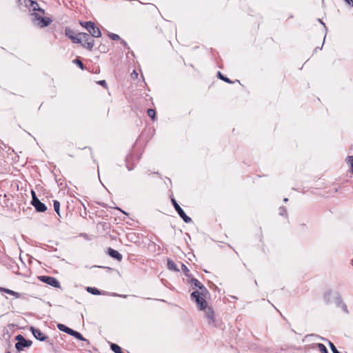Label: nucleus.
Returning <instances> with one entry per match:
<instances>
[{
	"label": "nucleus",
	"instance_id": "18",
	"mask_svg": "<svg viewBox=\"0 0 353 353\" xmlns=\"http://www.w3.org/2000/svg\"><path fill=\"white\" fill-rule=\"evenodd\" d=\"M0 291L4 292H6L7 294H9L10 295L14 296L16 298H19L20 297V294L19 293H18L17 292H14L13 290L7 289V288H0Z\"/></svg>",
	"mask_w": 353,
	"mask_h": 353
},
{
	"label": "nucleus",
	"instance_id": "26",
	"mask_svg": "<svg viewBox=\"0 0 353 353\" xmlns=\"http://www.w3.org/2000/svg\"><path fill=\"white\" fill-rule=\"evenodd\" d=\"M148 115L152 119L154 120L155 116H156V112L155 110L150 108L147 111Z\"/></svg>",
	"mask_w": 353,
	"mask_h": 353
},
{
	"label": "nucleus",
	"instance_id": "25",
	"mask_svg": "<svg viewBox=\"0 0 353 353\" xmlns=\"http://www.w3.org/2000/svg\"><path fill=\"white\" fill-rule=\"evenodd\" d=\"M318 349L321 353H328L326 347L322 343L316 344Z\"/></svg>",
	"mask_w": 353,
	"mask_h": 353
},
{
	"label": "nucleus",
	"instance_id": "39",
	"mask_svg": "<svg viewBox=\"0 0 353 353\" xmlns=\"http://www.w3.org/2000/svg\"><path fill=\"white\" fill-rule=\"evenodd\" d=\"M283 201H284V202H287V201H288V198H285V199H283Z\"/></svg>",
	"mask_w": 353,
	"mask_h": 353
},
{
	"label": "nucleus",
	"instance_id": "35",
	"mask_svg": "<svg viewBox=\"0 0 353 353\" xmlns=\"http://www.w3.org/2000/svg\"><path fill=\"white\" fill-rule=\"evenodd\" d=\"M346 3L353 7V0H344Z\"/></svg>",
	"mask_w": 353,
	"mask_h": 353
},
{
	"label": "nucleus",
	"instance_id": "29",
	"mask_svg": "<svg viewBox=\"0 0 353 353\" xmlns=\"http://www.w3.org/2000/svg\"><path fill=\"white\" fill-rule=\"evenodd\" d=\"M328 343H329V346L332 350V352L333 353H341L337 349L336 347H335V345H334L333 343H332L331 341H328Z\"/></svg>",
	"mask_w": 353,
	"mask_h": 353
},
{
	"label": "nucleus",
	"instance_id": "36",
	"mask_svg": "<svg viewBox=\"0 0 353 353\" xmlns=\"http://www.w3.org/2000/svg\"><path fill=\"white\" fill-rule=\"evenodd\" d=\"M37 11H39V12L44 14V10L41 8L39 6V10H37Z\"/></svg>",
	"mask_w": 353,
	"mask_h": 353
},
{
	"label": "nucleus",
	"instance_id": "38",
	"mask_svg": "<svg viewBox=\"0 0 353 353\" xmlns=\"http://www.w3.org/2000/svg\"><path fill=\"white\" fill-rule=\"evenodd\" d=\"M127 168L129 171L132 170V168L131 167H129V166H127Z\"/></svg>",
	"mask_w": 353,
	"mask_h": 353
},
{
	"label": "nucleus",
	"instance_id": "22",
	"mask_svg": "<svg viewBox=\"0 0 353 353\" xmlns=\"http://www.w3.org/2000/svg\"><path fill=\"white\" fill-rule=\"evenodd\" d=\"M331 296H332V292L328 291L326 292L323 295V299L326 302V303H330L331 302Z\"/></svg>",
	"mask_w": 353,
	"mask_h": 353
},
{
	"label": "nucleus",
	"instance_id": "1",
	"mask_svg": "<svg viewBox=\"0 0 353 353\" xmlns=\"http://www.w3.org/2000/svg\"><path fill=\"white\" fill-rule=\"evenodd\" d=\"M78 39L80 40L79 43H81L82 46L89 50H92L94 46V39L90 37L89 34L85 32H79Z\"/></svg>",
	"mask_w": 353,
	"mask_h": 353
},
{
	"label": "nucleus",
	"instance_id": "33",
	"mask_svg": "<svg viewBox=\"0 0 353 353\" xmlns=\"http://www.w3.org/2000/svg\"><path fill=\"white\" fill-rule=\"evenodd\" d=\"M287 213L286 209L285 207H280L279 208V214L280 215H285Z\"/></svg>",
	"mask_w": 353,
	"mask_h": 353
},
{
	"label": "nucleus",
	"instance_id": "7",
	"mask_svg": "<svg viewBox=\"0 0 353 353\" xmlns=\"http://www.w3.org/2000/svg\"><path fill=\"white\" fill-rule=\"evenodd\" d=\"M190 283L195 288H199L200 290L201 295L203 296H206V295L209 293L207 288L196 279L192 278L190 281Z\"/></svg>",
	"mask_w": 353,
	"mask_h": 353
},
{
	"label": "nucleus",
	"instance_id": "6",
	"mask_svg": "<svg viewBox=\"0 0 353 353\" xmlns=\"http://www.w3.org/2000/svg\"><path fill=\"white\" fill-rule=\"evenodd\" d=\"M171 201L175 210L177 212L178 214L183 220V221L186 223L192 222V219L185 214L183 210L177 203L176 201L174 199H172Z\"/></svg>",
	"mask_w": 353,
	"mask_h": 353
},
{
	"label": "nucleus",
	"instance_id": "43",
	"mask_svg": "<svg viewBox=\"0 0 353 353\" xmlns=\"http://www.w3.org/2000/svg\"><path fill=\"white\" fill-rule=\"evenodd\" d=\"M6 353H10V352H6Z\"/></svg>",
	"mask_w": 353,
	"mask_h": 353
},
{
	"label": "nucleus",
	"instance_id": "4",
	"mask_svg": "<svg viewBox=\"0 0 353 353\" xmlns=\"http://www.w3.org/2000/svg\"><path fill=\"white\" fill-rule=\"evenodd\" d=\"M32 15L34 17V23L39 28L47 27L52 22L51 19L41 17L37 13H32Z\"/></svg>",
	"mask_w": 353,
	"mask_h": 353
},
{
	"label": "nucleus",
	"instance_id": "23",
	"mask_svg": "<svg viewBox=\"0 0 353 353\" xmlns=\"http://www.w3.org/2000/svg\"><path fill=\"white\" fill-rule=\"evenodd\" d=\"M218 77L223 80V81L228 83H232L233 82L228 77H225L221 72H218Z\"/></svg>",
	"mask_w": 353,
	"mask_h": 353
},
{
	"label": "nucleus",
	"instance_id": "5",
	"mask_svg": "<svg viewBox=\"0 0 353 353\" xmlns=\"http://www.w3.org/2000/svg\"><path fill=\"white\" fill-rule=\"evenodd\" d=\"M38 279L40 281H41L44 283H46L52 287H54L56 288H61L60 282L55 277L43 275V276H38Z\"/></svg>",
	"mask_w": 353,
	"mask_h": 353
},
{
	"label": "nucleus",
	"instance_id": "3",
	"mask_svg": "<svg viewBox=\"0 0 353 353\" xmlns=\"http://www.w3.org/2000/svg\"><path fill=\"white\" fill-rule=\"evenodd\" d=\"M32 201L31 204L34 207L36 210L39 212H44L47 210L46 205L42 203L37 196L34 191H31Z\"/></svg>",
	"mask_w": 353,
	"mask_h": 353
},
{
	"label": "nucleus",
	"instance_id": "10",
	"mask_svg": "<svg viewBox=\"0 0 353 353\" xmlns=\"http://www.w3.org/2000/svg\"><path fill=\"white\" fill-rule=\"evenodd\" d=\"M30 330L32 333L33 336L40 341H44L48 339V336L45 335L39 329L34 327H30Z\"/></svg>",
	"mask_w": 353,
	"mask_h": 353
},
{
	"label": "nucleus",
	"instance_id": "12",
	"mask_svg": "<svg viewBox=\"0 0 353 353\" xmlns=\"http://www.w3.org/2000/svg\"><path fill=\"white\" fill-rule=\"evenodd\" d=\"M107 253L108 254V255L110 257H112L119 261H121L123 259L122 255L117 250H115L111 248H109L108 249Z\"/></svg>",
	"mask_w": 353,
	"mask_h": 353
},
{
	"label": "nucleus",
	"instance_id": "13",
	"mask_svg": "<svg viewBox=\"0 0 353 353\" xmlns=\"http://www.w3.org/2000/svg\"><path fill=\"white\" fill-rule=\"evenodd\" d=\"M205 296L201 295V296L196 299V303L199 310H203L207 307V302L205 299Z\"/></svg>",
	"mask_w": 353,
	"mask_h": 353
},
{
	"label": "nucleus",
	"instance_id": "42",
	"mask_svg": "<svg viewBox=\"0 0 353 353\" xmlns=\"http://www.w3.org/2000/svg\"><path fill=\"white\" fill-rule=\"evenodd\" d=\"M319 21H320V23H321L323 25L325 26V24L322 22V21L321 19H319Z\"/></svg>",
	"mask_w": 353,
	"mask_h": 353
},
{
	"label": "nucleus",
	"instance_id": "20",
	"mask_svg": "<svg viewBox=\"0 0 353 353\" xmlns=\"http://www.w3.org/2000/svg\"><path fill=\"white\" fill-rule=\"evenodd\" d=\"M110 349L114 353H123L121 347L119 346L117 344L111 343L110 344Z\"/></svg>",
	"mask_w": 353,
	"mask_h": 353
},
{
	"label": "nucleus",
	"instance_id": "21",
	"mask_svg": "<svg viewBox=\"0 0 353 353\" xmlns=\"http://www.w3.org/2000/svg\"><path fill=\"white\" fill-rule=\"evenodd\" d=\"M53 206H54V211L57 212V214L61 216V214H60V203L59 201H58L57 200H54L53 201Z\"/></svg>",
	"mask_w": 353,
	"mask_h": 353
},
{
	"label": "nucleus",
	"instance_id": "34",
	"mask_svg": "<svg viewBox=\"0 0 353 353\" xmlns=\"http://www.w3.org/2000/svg\"><path fill=\"white\" fill-rule=\"evenodd\" d=\"M97 83L104 87L107 86V83L105 80L99 81Z\"/></svg>",
	"mask_w": 353,
	"mask_h": 353
},
{
	"label": "nucleus",
	"instance_id": "2",
	"mask_svg": "<svg viewBox=\"0 0 353 353\" xmlns=\"http://www.w3.org/2000/svg\"><path fill=\"white\" fill-rule=\"evenodd\" d=\"M15 340L17 342L15 343L14 346L18 352L22 351L25 347H30L32 344V341L25 339L21 334L17 335Z\"/></svg>",
	"mask_w": 353,
	"mask_h": 353
},
{
	"label": "nucleus",
	"instance_id": "41",
	"mask_svg": "<svg viewBox=\"0 0 353 353\" xmlns=\"http://www.w3.org/2000/svg\"><path fill=\"white\" fill-rule=\"evenodd\" d=\"M133 73H134V75L137 76V73L135 71H134V72H133Z\"/></svg>",
	"mask_w": 353,
	"mask_h": 353
},
{
	"label": "nucleus",
	"instance_id": "31",
	"mask_svg": "<svg viewBox=\"0 0 353 353\" xmlns=\"http://www.w3.org/2000/svg\"><path fill=\"white\" fill-rule=\"evenodd\" d=\"M201 294L199 291H194L191 294V298L192 299H194V301H196V299H197L198 297L201 296Z\"/></svg>",
	"mask_w": 353,
	"mask_h": 353
},
{
	"label": "nucleus",
	"instance_id": "30",
	"mask_svg": "<svg viewBox=\"0 0 353 353\" xmlns=\"http://www.w3.org/2000/svg\"><path fill=\"white\" fill-rule=\"evenodd\" d=\"M108 37L114 41H118L121 39L119 35L114 33H109Z\"/></svg>",
	"mask_w": 353,
	"mask_h": 353
},
{
	"label": "nucleus",
	"instance_id": "14",
	"mask_svg": "<svg viewBox=\"0 0 353 353\" xmlns=\"http://www.w3.org/2000/svg\"><path fill=\"white\" fill-rule=\"evenodd\" d=\"M57 328L60 330V331H62L63 332H65L68 334H70V336L72 335V334L73 333V331L74 330L67 327L66 325H63V324H61V323H59L57 325Z\"/></svg>",
	"mask_w": 353,
	"mask_h": 353
},
{
	"label": "nucleus",
	"instance_id": "37",
	"mask_svg": "<svg viewBox=\"0 0 353 353\" xmlns=\"http://www.w3.org/2000/svg\"><path fill=\"white\" fill-rule=\"evenodd\" d=\"M121 43L125 46H127V43L123 40L121 41Z\"/></svg>",
	"mask_w": 353,
	"mask_h": 353
},
{
	"label": "nucleus",
	"instance_id": "15",
	"mask_svg": "<svg viewBox=\"0 0 353 353\" xmlns=\"http://www.w3.org/2000/svg\"><path fill=\"white\" fill-rule=\"evenodd\" d=\"M71 336L75 337L76 339H77L80 341L85 342L86 345H90V341L88 339H85L81 333H79L75 330L73 331V333L72 334Z\"/></svg>",
	"mask_w": 353,
	"mask_h": 353
},
{
	"label": "nucleus",
	"instance_id": "28",
	"mask_svg": "<svg viewBox=\"0 0 353 353\" xmlns=\"http://www.w3.org/2000/svg\"><path fill=\"white\" fill-rule=\"evenodd\" d=\"M181 270L183 271V272L184 273V274L188 276V277H190V274H189V269L187 268V266L183 264V263H181Z\"/></svg>",
	"mask_w": 353,
	"mask_h": 353
},
{
	"label": "nucleus",
	"instance_id": "27",
	"mask_svg": "<svg viewBox=\"0 0 353 353\" xmlns=\"http://www.w3.org/2000/svg\"><path fill=\"white\" fill-rule=\"evenodd\" d=\"M73 63L74 64H76L77 65H78L81 70L84 69V65H83V62L79 59H75L73 61Z\"/></svg>",
	"mask_w": 353,
	"mask_h": 353
},
{
	"label": "nucleus",
	"instance_id": "40",
	"mask_svg": "<svg viewBox=\"0 0 353 353\" xmlns=\"http://www.w3.org/2000/svg\"><path fill=\"white\" fill-rule=\"evenodd\" d=\"M344 310H345V311L347 312L346 305L344 306Z\"/></svg>",
	"mask_w": 353,
	"mask_h": 353
},
{
	"label": "nucleus",
	"instance_id": "24",
	"mask_svg": "<svg viewBox=\"0 0 353 353\" xmlns=\"http://www.w3.org/2000/svg\"><path fill=\"white\" fill-rule=\"evenodd\" d=\"M345 161L346 163L350 166V171L353 173V156H348Z\"/></svg>",
	"mask_w": 353,
	"mask_h": 353
},
{
	"label": "nucleus",
	"instance_id": "11",
	"mask_svg": "<svg viewBox=\"0 0 353 353\" xmlns=\"http://www.w3.org/2000/svg\"><path fill=\"white\" fill-rule=\"evenodd\" d=\"M65 34L66 37L70 38L74 43H79V42L80 41V40L78 39L79 34H76L74 31L70 28H65Z\"/></svg>",
	"mask_w": 353,
	"mask_h": 353
},
{
	"label": "nucleus",
	"instance_id": "8",
	"mask_svg": "<svg viewBox=\"0 0 353 353\" xmlns=\"http://www.w3.org/2000/svg\"><path fill=\"white\" fill-rule=\"evenodd\" d=\"M87 30L88 31L89 34H91L92 37H101V30L98 27H97L94 22L88 25V27H87Z\"/></svg>",
	"mask_w": 353,
	"mask_h": 353
},
{
	"label": "nucleus",
	"instance_id": "17",
	"mask_svg": "<svg viewBox=\"0 0 353 353\" xmlns=\"http://www.w3.org/2000/svg\"><path fill=\"white\" fill-rule=\"evenodd\" d=\"M168 268L170 270L174 272H179V269L177 268L175 263L170 259H168Z\"/></svg>",
	"mask_w": 353,
	"mask_h": 353
},
{
	"label": "nucleus",
	"instance_id": "16",
	"mask_svg": "<svg viewBox=\"0 0 353 353\" xmlns=\"http://www.w3.org/2000/svg\"><path fill=\"white\" fill-rule=\"evenodd\" d=\"M205 316L211 320L212 321H214V311L212 307H208L205 308Z\"/></svg>",
	"mask_w": 353,
	"mask_h": 353
},
{
	"label": "nucleus",
	"instance_id": "19",
	"mask_svg": "<svg viewBox=\"0 0 353 353\" xmlns=\"http://www.w3.org/2000/svg\"><path fill=\"white\" fill-rule=\"evenodd\" d=\"M86 290L94 295H100L101 294V292L99 290H98L96 288H92V287H88L86 288Z\"/></svg>",
	"mask_w": 353,
	"mask_h": 353
},
{
	"label": "nucleus",
	"instance_id": "9",
	"mask_svg": "<svg viewBox=\"0 0 353 353\" xmlns=\"http://www.w3.org/2000/svg\"><path fill=\"white\" fill-rule=\"evenodd\" d=\"M20 4H24L26 7L29 8L32 11H37L39 10V4L36 1L32 0H19Z\"/></svg>",
	"mask_w": 353,
	"mask_h": 353
},
{
	"label": "nucleus",
	"instance_id": "32",
	"mask_svg": "<svg viewBox=\"0 0 353 353\" xmlns=\"http://www.w3.org/2000/svg\"><path fill=\"white\" fill-rule=\"evenodd\" d=\"M92 21H81L80 24L82 27L85 28L87 30V27H88V25L92 23Z\"/></svg>",
	"mask_w": 353,
	"mask_h": 353
}]
</instances>
